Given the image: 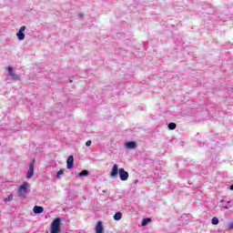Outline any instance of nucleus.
Returning <instances> with one entry per match:
<instances>
[{
    "label": "nucleus",
    "instance_id": "nucleus-10",
    "mask_svg": "<svg viewBox=\"0 0 233 233\" xmlns=\"http://www.w3.org/2000/svg\"><path fill=\"white\" fill-rule=\"evenodd\" d=\"M44 210L45 208H43L41 206H35L33 208L35 214H43Z\"/></svg>",
    "mask_w": 233,
    "mask_h": 233
},
{
    "label": "nucleus",
    "instance_id": "nucleus-4",
    "mask_svg": "<svg viewBox=\"0 0 233 233\" xmlns=\"http://www.w3.org/2000/svg\"><path fill=\"white\" fill-rule=\"evenodd\" d=\"M118 174L121 181H127V179H128V172H127L125 168H119Z\"/></svg>",
    "mask_w": 233,
    "mask_h": 233
},
{
    "label": "nucleus",
    "instance_id": "nucleus-8",
    "mask_svg": "<svg viewBox=\"0 0 233 233\" xmlns=\"http://www.w3.org/2000/svg\"><path fill=\"white\" fill-rule=\"evenodd\" d=\"M119 174V168L117 167V164H115L112 167V170L110 172L111 177H116Z\"/></svg>",
    "mask_w": 233,
    "mask_h": 233
},
{
    "label": "nucleus",
    "instance_id": "nucleus-6",
    "mask_svg": "<svg viewBox=\"0 0 233 233\" xmlns=\"http://www.w3.org/2000/svg\"><path fill=\"white\" fill-rule=\"evenodd\" d=\"M7 71H8V76L10 77H12V79H15V80L19 79V76H17V74H15V72H14V67L8 66Z\"/></svg>",
    "mask_w": 233,
    "mask_h": 233
},
{
    "label": "nucleus",
    "instance_id": "nucleus-15",
    "mask_svg": "<svg viewBox=\"0 0 233 233\" xmlns=\"http://www.w3.org/2000/svg\"><path fill=\"white\" fill-rule=\"evenodd\" d=\"M78 176H80V177H85L88 176V170L84 169L82 172H80L78 174Z\"/></svg>",
    "mask_w": 233,
    "mask_h": 233
},
{
    "label": "nucleus",
    "instance_id": "nucleus-19",
    "mask_svg": "<svg viewBox=\"0 0 233 233\" xmlns=\"http://www.w3.org/2000/svg\"><path fill=\"white\" fill-rule=\"evenodd\" d=\"M233 229V223H228V230H232Z\"/></svg>",
    "mask_w": 233,
    "mask_h": 233
},
{
    "label": "nucleus",
    "instance_id": "nucleus-9",
    "mask_svg": "<svg viewBox=\"0 0 233 233\" xmlns=\"http://www.w3.org/2000/svg\"><path fill=\"white\" fill-rule=\"evenodd\" d=\"M96 233H104L103 221H98L96 226Z\"/></svg>",
    "mask_w": 233,
    "mask_h": 233
},
{
    "label": "nucleus",
    "instance_id": "nucleus-17",
    "mask_svg": "<svg viewBox=\"0 0 233 233\" xmlns=\"http://www.w3.org/2000/svg\"><path fill=\"white\" fill-rule=\"evenodd\" d=\"M63 174H65V170L60 169V170L57 171V173H56V177H57V178L61 177V176H63Z\"/></svg>",
    "mask_w": 233,
    "mask_h": 233
},
{
    "label": "nucleus",
    "instance_id": "nucleus-3",
    "mask_svg": "<svg viewBox=\"0 0 233 233\" xmlns=\"http://www.w3.org/2000/svg\"><path fill=\"white\" fill-rule=\"evenodd\" d=\"M35 167V160H33L29 164V169H28V172H27V175H26L27 179H31V177H33Z\"/></svg>",
    "mask_w": 233,
    "mask_h": 233
},
{
    "label": "nucleus",
    "instance_id": "nucleus-16",
    "mask_svg": "<svg viewBox=\"0 0 233 233\" xmlns=\"http://www.w3.org/2000/svg\"><path fill=\"white\" fill-rule=\"evenodd\" d=\"M212 225H219V219L218 218H213L211 220Z\"/></svg>",
    "mask_w": 233,
    "mask_h": 233
},
{
    "label": "nucleus",
    "instance_id": "nucleus-21",
    "mask_svg": "<svg viewBox=\"0 0 233 233\" xmlns=\"http://www.w3.org/2000/svg\"><path fill=\"white\" fill-rule=\"evenodd\" d=\"M230 190H233V184L229 187Z\"/></svg>",
    "mask_w": 233,
    "mask_h": 233
},
{
    "label": "nucleus",
    "instance_id": "nucleus-1",
    "mask_svg": "<svg viewBox=\"0 0 233 233\" xmlns=\"http://www.w3.org/2000/svg\"><path fill=\"white\" fill-rule=\"evenodd\" d=\"M51 233H61V218H56L51 223Z\"/></svg>",
    "mask_w": 233,
    "mask_h": 233
},
{
    "label": "nucleus",
    "instance_id": "nucleus-5",
    "mask_svg": "<svg viewBox=\"0 0 233 233\" xmlns=\"http://www.w3.org/2000/svg\"><path fill=\"white\" fill-rule=\"evenodd\" d=\"M25 30H26V26L23 25L16 34V37H18L19 41H23V39H25Z\"/></svg>",
    "mask_w": 233,
    "mask_h": 233
},
{
    "label": "nucleus",
    "instance_id": "nucleus-12",
    "mask_svg": "<svg viewBox=\"0 0 233 233\" xmlns=\"http://www.w3.org/2000/svg\"><path fill=\"white\" fill-rule=\"evenodd\" d=\"M150 221H152V218H144L141 222L142 227H147Z\"/></svg>",
    "mask_w": 233,
    "mask_h": 233
},
{
    "label": "nucleus",
    "instance_id": "nucleus-18",
    "mask_svg": "<svg viewBox=\"0 0 233 233\" xmlns=\"http://www.w3.org/2000/svg\"><path fill=\"white\" fill-rule=\"evenodd\" d=\"M14 199V195H9L6 198H5V201H12Z\"/></svg>",
    "mask_w": 233,
    "mask_h": 233
},
{
    "label": "nucleus",
    "instance_id": "nucleus-7",
    "mask_svg": "<svg viewBox=\"0 0 233 233\" xmlns=\"http://www.w3.org/2000/svg\"><path fill=\"white\" fill-rule=\"evenodd\" d=\"M67 169L72 170L74 168V156H69L66 159Z\"/></svg>",
    "mask_w": 233,
    "mask_h": 233
},
{
    "label": "nucleus",
    "instance_id": "nucleus-11",
    "mask_svg": "<svg viewBox=\"0 0 233 233\" xmlns=\"http://www.w3.org/2000/svg\"><path fill=\"white\" fill-rule=\"evenodd\" d=\"M126 147L127 148H130L131 150H134V148H136L137 147V144L134 141H130L126 144Z\"/></svg>",
    "mask_w": 233,
    "mask_h": 233
},
{
    "label": "nucleus",
    "instance_id": "nucleus-20",
    "mask_svg": "<svg viewBox=\"0 0 233 233\" xmlns=\"http://www.w3.org/2000/svg\"><path fill=\"white\" fill-rule=\"evenodd\" d=\"M90 145H92V140H87L86 142V147H90Z\"/></svg>",
    "mask_w": 233,
    "mask_h": 233
},
{
    "label": "nucleus",
    "instance_id": "nucleus-14",
    "mask_svg": "<svg viewBox=\"0 0 233 233\" xmlns=\"http://www.w3.org/2000/svg\"><path fill=\"white\" fill-rule=\"evenodd\" d=\"M177 127V125L176 123L171 122V123L168 124L167 128H168L169 130H176V127Z\"/></svg>",
    "mask_w": 233,
    "mask_h": 233
},
{
    "label": "nucleus",
    "instance_id": "nucleus-13",
    "mask_svg": "<svg viewBox=\"0 0 233 233\" xmlns=\"http://www.w3.org/2000/svg\"><path fill=\"white\" fill-rule=\"evenodd\" d=\"M121 218H123V213H121V212H116L114 215L115 221H119V219H121Z\"/></svg>",
    "mask_w": 233,
    "mask_h": 233
},
{
    "label": "nucleus",
    "instance_id": "nucleus-2",
    "mask_svg": "<svg viewBox=\"0 0 233 233\" xmlns=\"http://www.w3.org/2000/svg\"><path fill=\"white\" fill-rule=\"evenodd\" d=\"M28 188H30V185L28 184V182H24L17 188V192H18L19 196H22L25 198V196H26V193L28 192Z\"/></svg>",
    "mask_w": 233,
    "mask_h": 233
}]
</instances>
